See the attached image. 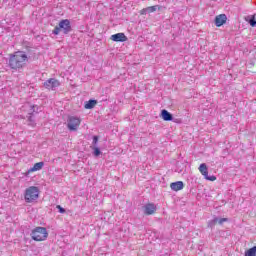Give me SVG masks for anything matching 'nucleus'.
<instances>
[{"instance_id":"nucleus-1","label":"nucleus","mask_w":256,"mask_h":256,"mask_svg":"<svg viewBox=\"0 0 256 256\" xmlns=\"http://www.w3.org/2000/svg\"><path fill=\"white\" fill-rule=\"evenodd\" d=\"M29 55H31V47H27L25 51L19 50L9 54L8 66L14 71L23 69L27 65V61H29Z\"/></svg>"},{"instance_id":"nucleus-2","label":"nucleus","mask_w":256,"mask_h":256,"mask_svg":"<svg viewBox=\"0 0 256 256\" xmlns=\"http://www.w3.org/2000/svg\"><path fill=\"white\" fill-rule=\"evenodd\" d=\"M60 31H62V33L64 35H69V33H71V31H73V27L71 26V20H69V19L60 20L58 25L52 31V34L59 35Z\"/></svg>"},{"instance_id":"nucleus-3","label":"nucleus","mask_w":256,"mask_h":256,"mask_svg":"<svg viewBox=\"0 0 256 256\" xmlns=\"http://www.w3.org/2000/svg\"><path fill=\"white\" fill-rule=\"evenodd\" d=\"M30 237L33 241H45L49 237L47 228L38 226L31 231Z\"/></svg>"},{"instance_id":"nucleus-4","label":"nucleus","mask_w":256,"mask_h":256,"mask_svg":"<svg viewBox=\"0 0 256 256\" xmlns=\"http://www.w3.org/2000/svg\"><path fill=\"white\" fill-rule=\"evenodd\" d=\"M39 199V187L30 186L25 190L24 201L26 203H33Z\"/></svg>"},{"instance_id":"nucleus-5","label":"nucleus","mask_w":256,"mask_h":256,"mask_svg":"<svg viewBox=\"0 0 256 256\" xmlns=\"http://www.w3.org/2000/svg\"><path fill=\"white\" fill-rule=\"evenodd\" d=\"M81 125V118L77 116H69L67 120V128L69 131H77V128Z\"/></svg>"},{"instance_id":"nucleus-6","label":"nucleus","mask_w":256,"mask_h":256,"mask_svg":"<svg viewBox=\"0 0 256 256\" xmlns=\"http://www.w3.org/2000/svg\"><path fill=\"white\" fill-rule=\"evenodd\" d=\"M61 86V82L55 78H50L43 83V87L49 91H55L57 87Z\"/></svg>"},{"instance_id":"nucleus-7","label":"nucleus","mask_w":256,"mask_h":256,"mask_svg":"<svg viewBox=\"0 0 256 256\" xmlns=\"http://www.w3.org/2000/svg\"><path fill=\"white\" fill-rule=\"evenodd\" d=\"M199 171L207 181H216L217 180L216 176H213V175L209 176V169L207 168V164H205V163L200 164Z\"/></svg>"},{"instance_id":"nucleus-8","label":"nucleus","mask_w":256,"mask_h":256,"mask_svg":"<svg viewBox=\"0 0 256 256\" xmlns=\"http://www.w3.org/2000/svg\"><path fill=\"white\" fill-rule=\"evenodd\" d=\"M111 41H114L115 43H125V41H128L127 36L125 33H116L110 37Z\"/></svg>"},{"instance_id":"nucleus-9","label":"nucleus","mask_w":256,"mask_h":256,"mask_svg":"<svg viewBox=\"0 0 256 256\" xmlns=\"http://www.w3.org/2000/svg\"><path fill=\"white\" fill-rule=\"evenodd\" d=\"M227 23V15L226 14H219L214 19V24L216 27H223Z\"/></svg>"},{"instance_id":"nucleus-10","label":"nucleus","mask_w":256,"mask_h":256,"mask_svg":"<svg viewBox=\"0 0 256 256\" xmlns=\"http://www.w3.org/2000/svg\"><path fill=\"white\" fill-rule=\"evenodd\" d=\"M145 215H153L157 211V206L154 203H148L143 206Z\"/></svg>"},{"instance_id":"nucleus-11","label":"nucleus","mask_w":256,"mask_h":256,"mask_svg":"<svg viewBox=\"0 0 256 256\" xmlns=\"http://www.w3.org/2000/svg\"><path fill=\"white\" fill-rule=\"evenodd\" d=\"M43 167H45V162H38V163H35V164L33 165V167L30 168V169L26 172L25 176H26V177H29V173H35V171H41V169H43Z\"/></svg>"},{"instance_id":"nucleus-12","label":"nucleus","mask_w":256,"mask_h":256,"mask_svg":"<svg viewBox=\"0 0 256 256\" xmlns=\"http://www.w3.org/2000/svg\"><path fill=\"white\" fill-rule=\"evenodd\" d=\"M160 117H161V119H163V121H173L174 120L173 114H171V112L167 111L166 109L161 110Z\"/></svg>"},{"instance_id":"nucleus-13","label":"nucleus","mask_w":256,"mask_h":256,"mask_svg":"<svg viewBox=\"0 0 256 256\" xmlns=\"http://www.w3.org/2000/svg\"><path fill=\"white\" fill-rule=\"evenodd\" d=\"M183 187H185L183 181H176L170 184V189H172V191H181Z\"/></svg>"},{"instance_id":"nucleus-14","label":"nucleus","mask_w":256,"mask_h":256,"mask_svg":"<svg viewBox=\"0 0 256 256\" xmlns=\"http://www.w3.org/2000/svg\"><path fill=\"white\" fill-rule=\"evenodd\" d=\"M95 105H97V100L90 99L85 102L84 109H95Z\"/></svg>"},{"instance_id":"nucleus-15","label":"nucleus","mask_w":256,"mask_h":256,"mask_svg":"<svg viewBox=\"0 0 256 256\" xmlns=\"http://www.w3.org/2000/svg\"><path fill=\"white\" fill-rule=\"evenodd\" d=\"M245 21H247V23H249L250 27H256L255 15L246 16Z\"/></svg>"},{"instance_id":"nucleus-16","label":"nucleus","mask_w":256,"mask_h":256,"mask_svg":"<svg viewBox=\"0 0 256 256\" xmlns=\"http://www.w3.org/2000/svg\"><path fill=\"white\" fill-rule=\"evenodd\" d=\"M28 125H30V127H35L37 125V123L35 122V114H33V112L28 113Z\"/></svg>"},{"instance_id":"nucleus-17","label":"nucleus","mask_w":256,"mask_h":256,"mask_svg":"<svg viewBox=\"0 0 256 256\" xmlns=\"http://www.w3.org/2000/svg\"><path fill=\"white\" fill-rule=\"evenodd\" d=\"M148 13H155V11H161V9H163L162 6H159V5H155V6H149L146 8Z\"/></svg>"},{"instance_id":"nucleus-18","label":"nucleus","mask_w":256,"mask_h":256,"mask_svg":"<svg viewBox=\"0 0 256 256\" xmlns=\"http://www.w3.org/2000/svg\"><path fill=\"white\" fill-rule=\"evenodd\" d=\"M92 149V154L94 157H99L101 155V148H99V146H95V147H91Z\"/></svg>"},{"instance_id":"nucleus-19","label":"nucleus","mask_w":256,"mask_h":256,"mask_svg":"<svg viewBox=\"0 0 256 256\" xmlns=\"http://www.w3.org/2000/svg\"><path fill=\"white\" fill-rule=\"evenodd\" d=\"M244 256H256L255 246L246 250Z\"/></svg>"},{"instance_id":"nucleus-20","label":"nucleus","mask_w":256,"mask_h":256,"mask_svg":"<svg viewBox=\"0 0 256 256\" xmlns=\"http://www.w3.org/2000/svg\"><path fill=\"white\" fill-rule=\"evenodd\" d=\"M219 221V217H214L212 220H210L208 222V227L210 229H213V227H215V225H217V222Z\"/></svg>"},{"instance_id":"nucleus-21","label":"nucleus","mask_w":256,"mask_h":256,"mask_svg":"<svg viewBox=\"0 0 256 256\" xmlns=\"http://www.w3.org/2000/svg\"><path fill=\"white\" fill-rule=\"evenodd\" d=\"M41 111V107L37 106V105H32L31 109H30V113H33V115H35V113H39Z\"/></svg>"},{"instance_id":"nucleus-22","label":"nucleus","mask_w":256,"mask_h":256,"mask_svg":"<svg viewBox=\"0 0 256 256\" xmlns=\"http://www.w3.org/2000/svg\"><path fill=\"white\" fill-rule=\"evenodd\" d=\"M98 143H99V136L94 135L92 137V146L90 147H99Z\"/></svg>"},{"instance_id":"nucleus-23","label":"nucleus","mask_w":256,"mask_h":256,"mask_svg":"<svg viewBox=\"0 0 256 256\" xmlns=\"http://www.w3.org/2000/svg\"><path fill=\"white\" fill-rule=\"evenodd\" d=\"M227 221H229L228 218H218L217 223H219V225H223V223H227Z\"/></svg>"},{"instance_id":"nucleus-24","label":"nucleus","mask_w":256,"mask_h":256,"mask_svg":"<svg viewBox=\"0 0 256 256\" xmlns=\"http://www.w3.org/2000/svg\"><path fill=\"white\" fill-rule=\"evenodd\" d=\"M56 209H58L59 213H66L65 208L61 207V205H57Z\"/></svg>"},{"instance_id":"nucleus-25","label":"nucleus","mask_w":256,"mask_h":256,"mask_svg":"<svg viewBox=\"0 0 256 256\" xmlns=\"http://www.w3.org/2000/svg\"><path fill=\"white\" fill-rule=\"evenodd\" d=\"M147 13H149L147 8H144L140 11V15H147Z\"/></svg>"},{"instance_id":"nucleus-26","label":"nucleus","mask_w":256,"mask_h":256,"mask_svg":"<svg viewBox=\"0 0 256 256\" xmlns=\"http://www.w3.org/2000/svg\"><path fill=\"white\" fill-rule=\"evenodd\" d=\"M171 121H173V123H181V119H179V118H174V120H171Z\"/></svg>"},{"instance_id":"nucleus-27","label":"nucleus","mask_w":256,"mask_h":256,"mask_svg":"<svg viewBox=\"0 0 256 256\" xmlns=\"http://www.w3.org/2000/svg\"><path fill=\"white\" fill-rule=\"evenodd\" d=\"M254 248L256 249V246H254Z\"/></svg>"}]
</instances>
